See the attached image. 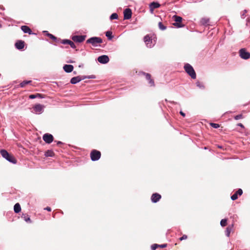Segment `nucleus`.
Masks as SVG:
<instances>
[{
    "label": "nucleus",
    "instance_id": "nucleus-38",
    "mask_svg": "<svg viewBox=\"0 0 250 250\" xmlns=\"http://www.w3.org/2000/svg\"><path fill=\"white\" fill-rule=\"evenodd\" d=\"M188 238V236L186 234L183 235L181 237L179 238L180 241L186 240Z\"/></svg>",
    "mask_w": 250,
    "mask_h": 250
},
{
    "label": "nucleus",
    "instance_id": "nucleus-5",
    "mask_svg": "<svg viewBox=\"0 0 250 250\" xmlns=\"http://www.w3.org/2000/svg\"><path fill=\"white\" fill-rule=\"evenodd\" d=\"M173 19L174 20L175 22L173 23V25L177 28L183 27L185 25L182 23L183 19L180 16L174 15L173 16Z\"/></svg>",
    "mask_w": 250,
    "mask_h": 250
},
{
    "label": "nucleus",
    "instance_id": "nucleus-9",
    "mask_svg": "<svg viewBox=\"0 0 250 250\" xmlns=\"http://www.w3.org/2000/svg\"><path fill=\"white\" fill-rule=\"evenodd\" d=\"M44 107V106L41 104H36L33 107V109L34 112L37 114L41 113Z\"/></svg>",
    "mask_w": 250,
    "mask_h": 250
},
{
    "label": "nucleus",
    "instance_id": "nucleus-2",
    "mask_svg": "<svg viewBox=\"0 0 250 250\" xmlns=\"http://www.w3.org/2000/svg\"><path fill=\"white\" fill-rule=\"evenodd\" d=\"M1 156L13 164H16L17 160L12 154H9L6 150L1 149L0 151Z\"/></svg>",
    "mask_w": 250,
    "mask_h": 250
},
{
    "label": "nucleus",
    "instance_id": "nucleus-24",
    "mask_svg": "<svg viewBox=\"0 0 250 250\" xmlns=\"http://www.w3.org/2000/svg\"><path fill=\"white\" fill-rule=\"evenodd\" d=\"M55 155L54 152L51 150H48L45 153L46 157H53Z\"/></svg>",
    "mask_w": 250,
    "mask_h": 250
},
{
    "label": "nucleus",
    "instance_id": "nucleus-3",
    "mask_svg": "<svg viewBox=\"0 0 250 250\" xmlns=\"http://www.w3.org/2000/svg\"><path fill=\"white\" fill-rule=\"evenodd\" d=\"M184 69L185 71L188 74L189 76L193 79L196 78V73L193 68V67L189 63H186L184 65Z\"/></svg>",
    "mask_w": 250,
    "mask_h": 250
},
{
    "label": "nucleus",
    "instance_id": "nucleus-13",
    "mask_svg": "<svg viewBox=\"0 0 250 250\" xmlns=\"http://www.w3.org/2000/svg\"><path fill=\"white\" fill-rule=\"evenodd\" d=\"M161 198V195L157 193L152 194L151 197V200L153 203H157Z\"/></svg>",
    "mask_w": 250,
    "mask_h": 250
},
{
    "label": "nucleus",
    "instance_id": "nucleus-4",
    "mask_svg": "<svg viewBox=\"0 0 250 250\" xmlns=\"http://www.w3.org/2000/svg\"><path fill=\"white\" fill-rule=\"evenodd\" d=\"M103 42L102 39L100 37H92L86 41L87 43H90L94 46H97L98 44Z\"/></svg>",
    "mask_w": 250,
    "mask_h": 250
},
{
    "label": "nucleus",
    "instance_id": "nucleus-25",
    "mask_svg": "<svg viewBox=\"0 0 250 250\" xmlns=\"http://www.w3.org/2000/svg\"><path fill=\"white\" fill-rule=\"evenodd\" d=\"M220 225L222 227H225L227 225V219H224L221 220L220 222Z\"/></svg>",
    "mask_w": 250,
    "mask_h": 250
},
{
    "label": "nucleus",
    "instance_id": "nucleus-40",
    "mask_svg": "<svg viewBox=\"0 0 250 250\" xmlns=\"http://www.w3.org/2000/svg\"><path fill=\"white\" fill-rule=\"evenodd\" d=\"M29 98L30 99H33L36 98V94H32L29 95Z\"/></svg>",
    "mask_w": 250,
    "mask_h": 250
},
{
    "label": "nucleus",
    "instance_id": "nucleus-22",
    "mask_svg": "<svg viewBox=\"0 0 250 250\" xmlns=\"http://www.w3.org/2000/svg\"><path fill=\"white\" fill-rule=\"evenodd\" d=\"M14 211L16 213H19L21 210V206L19 203H16L14 207Z\"/></svg>",
    "mask_w": 250,
    "mask_h": 250
},
{
    "label": "nucleus",
    "instance_id": "nucleus-49",
    "mask_svg": "<svg viewBox=\"0 0 250 250\" xmlns=\"http://www.w3.org/2000/svg\"><path fill=\"white\" fill-rule=\"evenodd\" d=\"M1 24L0 23V28H1Z\"/></svg>",
    "mask_w": 250,
    "mask_h": 250
},
{
    "label": "nucleus",
    "instance_id": "nucleus-28",
    "mask_svg": "<svg viewBox=\"0 0 250 250\" xmlns=\"http://www.w3.org/2000/svg\"><path fill=\"white\" fill-rule=\"evenodd\" d=\"M158 26L159 28L162 30H164L167 28L166 26H165L161 22H159Z\"/></svg>",
    "mask_w": 250,
    "mask_h": 250
},
{
    "label": "nucleus",
    "instance_id": "nucleus-48",
    "mask_svg": "<svg viewBox=\"0 0 250 250\" xmlns=\"http://www.w3.org/2000/svg\"><path fill=\"white\" fill-rule=\"evenodd\" d=\"M55 214H54L53 217H55Z\"/></svg>",
    "mask_w": 250,
    "mask_h": 250
},
{
    "label": "nucleus",
    "instance_id": "nucleus-47",
    "mask_svg": "<svg viewBox=\"0 0 250 250\" xmlns=\"http://www.w3.org/2000/svg\"><path fill=\"white\" fill-rule=\"evenodd\" d=\"M69 62L73 63V62H73V61H70Z\"/></svg>",
    "mask_w": 250,
    "mask_h": 250
},
{
    "label": "nucleus",
    "instance_id": "nucleus-18",
    "mask_svg": "<svg viewBox=\"0 0 250 250\" xmlns=\"http://www.w3.org/2000/svg\"><path fill=\"white\" fill-rule=\"evenodd\" d=\"M73 68V66L70 64H65L63 67V70L67 73L71 72Z\"/></svg>",
    "mask_w": 250,
    "mask_h": 250
},
{
    "label": "nucleus",
    "instance_id": "nucleus-17",
    "mask_svg": "<svg viewBox=\"0 0 250 250\" xmlns=\"http://www.w3.org/2000/svg\"><path fill=\"white\" fill-rule=\"evenodd\" d=\"M84 79V78H82L81 76H79L75 77H73L70 80V83L72 84H76L77 83L82 81V80H83Z\"/></svg>",
    "mask_w": 250,
    "mask_h": 250
},
{
    "label": "nucleus",
    "instance_id": "nucleus-31",
    "mask_svg": "<svg viewBox=\"0 0 250 250\" xmlns=\"http://www.w3.org/2000/svg\"><path fill=\"white\" fill-rule=\"evenodd\" d=\"M210 125L211 126H212V127H213L214 128H217L220 127V125L218 124L210 123Z\"/></svg>",
    "mask_w": 250,
    "mask_h": 250
},
{
    "label": "nucleus",
    "instance_id": "nucleus-35",
    "mask_svg": "<svg viewBox=\"0 0 250 250\" xmlns=\"http://www.w3.org/2000/svg\"><path fill=\"white\" fill-rule=\"evenodd\" d=\"M157 248H158V244H153L151 246V248L152 250H155Z\"/></svg>",
    "mask_w": 250,
    "mask_h": 250
},
{
    "label": "nucleus",
    "instance_id": "nucleus-43",
    "mask_svg": "<svg viewBox=\"0 0 250 250\" xmlns=\"http://www.w3.org/2000/svg\"><path fill=\"white\" fill-rule=\"evenodd\" d=\"M237 125L241 127L242 128H244V126L243 125V124H242L241 123H239L237 124Z\"/></svg>",
    "mask_w": 250,
    "mask_h": 250
},
{
    "label": "nucleus",
    "instance_id": "nucleus-11",
    "mask_svg": "<svg viewBox=\"0 0 250 250\" xmlns=\"http://www.w3.org/2000/svg\"><path fill=\"white\" fill-rule=\"evenodd\" d=\"M98 61L99 62L104 64L109 61V59L106 55H102L98 58Z\"/></svg>",
    "mask_w": 250,
    "mask_h": 250
},
{
    "label": "nucleus",
    "instance_id": "nucleus-21",
    "mask_svg": "<svg viewBox=\"0 0 250 250\" xmlns=\"http://www.w3.org/2000/svg\"><path fill=\"white\" fill-rule=\"evenodd\" d=\"M209 21V19L207 18H203L200 20V23L201 25H208Z\"/></svg>",
    "mask_w": 250,
    "mask_h": 250
},
{
    "label": "nucleus",
    "instance_id": "nucleus-32",
    "mask_svg": "<svg viewBox=\"0 0 250 250\" xmlns=\"http://www.w3.org/2000/svg\"><path fill=\"white\" fill-rule=\"evenodd\" d=\"M70 40H63L61 41V42L64 44H69Z\"/></svg>",
    "mask_w": 250,
    "mask_h": 250
},
{
    "label": "nucleus",
    "instance_id": "nucleus-15",
    "mask_svg": "<svg viewBox=\"0 0 250 250\" xmlns=\"http://www.w3.org/2000/svg\"><path fill=\"white\" fill-rule=\"evenodd\" d=\"M160 7V4L158 2H152L149 4V8L151 13L153 12V10Z\"/></svg>",
    "mask_w": 250,
    "mask_h": 250
},
{
    "label": "nucleus",
    "instance_id": "nucleus-1",
    "mask_svg": "<svg viewBox=\"0 0 250 250\" xmlns=\"http://www.w3.org/2000/svg\"><path fill=\"white\" fill-rule=\"evenodd\" d=\"M156 37L155 35L150 36V35H146L144 38V41L145 42L146 45L148 47H152L156 42Z\"/></svg>",
    "mask_w": 250,
    "mask_h": 250
},
{
    "label": "nucleus",
    "instance_id": "nucleus-26",
    "mask_svg": "<svg viewBox=\"0 0 250 250\" xmlns=\"http://www.w3.org/2000/svg\"><path fill=\"white\" fill-rule=\"evenodd\" d=\"M30 83H31V81H24L20 83V85L21 87H23Z\"/></svg>",
    "mask_w": 250,
    "mask_h": 250
},
{
    "label": "nucleus",
    "instance_id": "nucleus-10",
    "mask_svg": "<svg viewBox=\"0 0 250 250\" xmlns=\"http://www.w3.org/2000/svg\"><path fill=\"white\" fill-rule=\"evenodd\" d=\"M86 38V36H73L72 37V40L73 42H83Z\"/></svg>",
    "mask_w": 250,
    "mask_h": 250
},
{
    "label": "nucleus",
    "instance_id": "nucleus-29",
    "mask_svg": "<svg viewBox=\"0 0 250 250\" xmlns=\"http://www.w3.org/2000/svg\"><path fill=\"white\" fill-rule=\"evenodd\" d=\"M118 18V14L117 13H113L110 17V19L111 20L117 19Z\"/></svg>",
    "mask_w": 250,
    "mask_h": 250
},
{
    "label": "nucleus",
    "instance_id": "nucleus-16",
    "mask_svg": "<svg viewBox=\"0 0 250 250\" xmlns=\"http://www.w3.org/2000/svg\"><path fill=\"white\" fill-rule=\"evenodd\" d=\"M15 45L18 49H22L24 47V42L22 41H18L16 42Z\"/></svg>",
    "mask_w": 250,
    "mask_h": 250
},
{
    "label": "nucleus",
    "instance_id": "nucleus-33",
    "mask_svg": "<svg viewBox=\"0 0 250 250\" xmlns=\"http://www.w3.org/2000/svg\"><path fill=\"white\" fill-rule=\"evenodd\" d=\"M238 198V195L235 193H234L231 196V199L232 200H235Z\"/></svg>",
    "mask_w": 250,
    "mask_h": 250
},
{
    "label": "nucleus",
    "instance_id": "nucleus-44",
    "mask_svg": "<svg viewBox=\"0 0 250 250\" xmlns=\"http://www.w3.org/2000/svg\"><path fill=\"white\" fill-rule=\"evenodd\" d=\"M180 113L182 116L185 117L186 115L183 112L180 111Z\"/></svg>",
    "mask_w": 250,
    "mask_h": 250
},
{
    "label": "nucleus",
    "instance_id": "nucleus-14",
    "mask_svg": "<svg viewBox=\"0 0 250 250\" xmlns=\"http://www.w3.org/2000/svg\"><path fill=\"white\" fill-rule=\"evenodd\" d=\"M144 75L146 76V78L149 81V83L151 86H154L155 85L154 81L151 78V75L149 73H144Z\"/></svg>",
    "mask_w": 250,
    "mask_h": 250
},
{
    "label": "nucleus",
    "instance_id": "nucleus-46",
    "mask_svg": "<svg viewBox=\"0 0 250 250\" xmlns=\"http://www.w3.org/2000/svg\"><path fill=\"white\" fill-rule=\"evenodd\" d=\"M218 147H219V148H222V146H218Z\"/></svg>",
    "mask_w": 250,
    "mask_h": 250
},
{
    "label": "nucleus",
    "instance_id": "nucleus-19",
    "mask_svg": "<svg viewBox=\"0 0 250 250\" xmlns=\"http://www.w3.org/2000/svg\"><path fill=\"white\" fill-rule=\"evenodd\" d=\"M21 29L24 33H28L29 34H32V31L31 29L26 25L22 26Z\"/></svg>",
    "mask_w": 250,
    "mask_h": 250
},
{
    "label": "nucleus",
    "instance_id": "nucleus-7",
    "mask_svg": "<svg viewBox=\"0 0 250 250\" xmlns=\"http://www.w3.org/2000/svg\"><path fill=\"white\" fill-rule=\"evenodd\" d=\"M239 55L241 58L245 60L250 58V53L247 52L245 48H242L239 50Z\"/></svg>",
    "mask_w": 250,
    "mask_h": 250
},
{
    "label": "nucleus",
    "instance_id": "nucleus-34",
    "mask_svg": "<svg viewBox=\"0 0 250 250\" xmlns=\"http://www.w3.org/2000/svg\"><path fill=\"white\" fill-rule=\"evenodd\" d=\"M47 36L51 39L53 40H57V38L55 37L54 35H53L52 34H49V33H48L47 34Z\"/></svg>",
    "mask_w": 250,
    "mask_h": 250
},
{
    "label": "nucleus",
    "instance_id": "nucleus-42",
    "mask_svg": "<svg viewBox=\"0 0 250 250\" xmlns=\"http://www.w3.org/2000/svg\"><path fill=\"white\" fill-rule=\"evenodd\" d=\"M44 209H46V210H47L48 211H51V208L50 207H47L46 208H45Z\"/></svg>",
    "mask_w": 250,
    "mask_h": 250
},
{
    "label": "nucleus",
    "instance_id": "nucleus-41",
    "mask_svg": "<svg viewBox=\"0 0 250 250\" xmlns=\"http://www.w3.org/2000/svg\"><path fill=\"white\" fill-rule=\"evenodd\" d=\"M167 247V244H163V245H158V247L161 248H164Z\"/></svg>",
    "mask_w": 250,
    "mask_h": 250
},
{
    "label": "nucleus",
    "instance_id": "nucleus-20",
    "mask_svg": "<svg viewBox=\"0 0 250 250\" xmlns=\"http://www.w3.org/2000/svg\"><path fill=\"white\" fill-rule=\"evenodd\" d=\"M233 227V224H231V225H229V226L227 229H226V235L229 237V236L230 235V232L232 230V229Z\"/></svg>",
    "mask_w": 250,
    "mask_h": 250
},
{
    "label": "nucleus",
    "instance_id": "nucleus-12",
    "mask_svg": "<svg viewBox=\"0 0 250 250\" xmlns=\"http://www.w3.org/2000/svg\"><path fill=\"white\" fill-rule=\"evenodd\" d=\"M124 19L128 20L131 18L132 11L130 9L126 8L124 11Z\"/></svg>",
    "mask_w": 250,
    "mask_h": 250
},
{
    "label": "nucleus",
    "instance_id": "nucleus-27",
    "mask_svg": "<svg viewBox=\"0 0 250 250\" xmlns=\"http://www.w3.org/2000/svg\"><path fill=\"white\" fill-rule=\"evenodd\" d=\"M112 33L111 31H107L105 33L106 36L109 39L111 40L112 39L113 36L112 35Z\"/></svg>",
    "mask_w": 250,
    "mask_h": 250
},
{
    "label": "nucleus",
    "instance_id": "nucleus-45",
    "mask_svg": "<svg viewBox=\"0 0 250 250\" xmlns=\"http://www.w3.org/2000/svg\"><path fill=\"white\" fill-rule=\"evenodd\" d=\"M62 144V143L61 142H58V143H57V145H60V144Z\"/></svg>",
    "mask_w": 250,
    "mask_h": 250
},
{
    "label": "nucleus",
    "instance_id": "nucleus-6",
    "mask_svg": "<svg viewBox=\"0 0 250 250\" xmlns=\"http://www.w3.org/2000/svg\"><path fill=\"white\" fill-rule=\"evenodd\" d=\"M101 152L96 149H93L90 152V158L93 161L98 160L101 158Z\"/></svg>",
    "mask_w": 250,
    "mask_h": 250
},
{
    "label": "nucleus",
    "instance_id": "nucleus-30",
    "mask_svg": "<svg viewBox=\"0 0 250 250\" xmlns=\"http://www.w3.org/2000/svg\"><path fill=\"white\" fill-rule=\"evenodd\" d=\"M243 118H244V116L242 114H240L238 115H236L234 117V119H235L236 120L243 119Z\"/></svg>",
    "mask_w": 250,
    "mask_h": 250
},
{
    "label": "nucleus",
    "instance_id": "nucleus-8",
    "mask_svg": "<svg viewBox=\"0 0 250 250\" xmlns=\"http://www.w3.org/2000/svg\"><path fill=\"white\" fill-rule=\"evenodd\" d=\"M42 139L46 143L50 144L53 142L54 137L50 134L45 133L43 135Z\"/></svg>",
    "mask_w": 250,
    "mask_h": 250
},
{
    "label": "nucleus",
    "instance_id": "nucleus-23",
    "mask_svg": "<svg viewBox=\"0 0 250 250\" xmlns=\"http://www.w3.org/2000/svg\"><path fill=\"white\" fill-rule=\"evenodd\" d=\"M21 217L26 222L31 223V221L30 220V217L28 215L26 214H23Z\"/></svg>",
    "mask_w": 250,
    "mask_h": 250
},
{
    "label": "nucleus",
    "instance_id": "nucleus-39",
    "mask_svg": "<svg viewBox=\"0 0 250 250\" xmlns=\"http://www.w3.org/2000/svg\"><path fill=\"white\" fill-rule=\"evenodd\" d=\"M36 95V98H43L44 97V96L42 94L40 93H37Z\"/></svg>",
    "mask_w": 250,
    "mask_h": 250
},
{
    "label": "nucleus",
    "instance_id": "nucleus-36",
    "mask_svg": "<svg viewBox=\"0 0 250 250\" xmlns=\"http://www.w3.org/2000/svg\"><path fill=\"white\" fill-rule=\"evenodd\" d=\"M236 193L238 195H239V196H241L242 193H243V190L241 189V188H239L236 192Z\"/></svg>",
    "mask_w": 250,
    "mask_h": 250
},
{
    "label": "nucleus",
    "instance_id": "nucleus-37",
    "mask_svg": "<svg viewBox=\"0 0 250 250\" xmlns=\"http://www.w3.org/2000/svg\"><path fill=\"white\" fill-rule=\"evenodd\" d=\"M70 46L72 48H76V46L75 45V44H74V43L73 42L70 41V42H69V44Z\"/></svg>",
    "mask_w": 250,
    "mask_h": 250
}]
</instances>
